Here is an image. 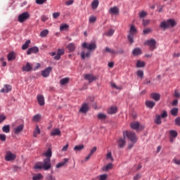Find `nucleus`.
Segmentation results:
<instances>
[{
	"instance_id": "nucleus-22",
	"label": "nucleus",
	"mask_w": 180,
	"mask_h": 180,
	"mask_svg": "<svg viewBox=\"0 0 180 180\" xmlns=\"http://www.w3.org/2000/svg\"><path fill=\"white\" fill-rule=\"evenodd\" d=\"M105 158L107 161H110V162H113L115 161V159H113V156H112V152L108 151L107 154L105 155Z\"/></svg>"
},
{
	"instance_id": "nucleus-25",
	"label": "nucleus",
	"mask_w": 180,
	"mask_h": 180,
	"mask_svg": "<svg viewBox=\"0 0 180 180\" xmlns=\"http://www.w3.org/2000/svg\"><path fill=\"white\" fill-rule=\"evenodd\" d=\"M43 178H44L43 174L38 173L33 175L32 180H42Z\"/></svg>"
},
{
	"instance_id": "nucleus-20",
	"label": "nucleus",
	"mask_w": 180,
	"mask_h": 180,
	"mask_svg": "<svg viewBox=\"0 0 180 180\" xmlns=\"http://www.w3.org/2000/svg\"><path fill=\"white\" fill-rule=\"evenodd\" d=\"M150 98L152 99H153L154 101H155L156 102H158V101H160V99L161 98V95H160V94H157V93H152L150 94Z\"/></svg>"
},
{
	"instance_id": "nucleus-31",
	"label": "nucleus",
	"mask_w": 180,
	"mask_h": 180,
	"mask_svg": "<svg viewBox=\"0 0 180 180\" xmlns=\"http://www.w3.org/2000/svg\"><path fill=\"white\" fill-rule=\"evenodd\" d=\"M146 105L147 108H150V109H153V106H155V102L151 101H147L146 102Z\"/></svg>"
},
{
	"instance_id": "nucleus-29",
	"label": "nucleus",
	"mask_w": 180,
	"mask_h": 180,
	"mask_svg": "<svg viewBox=\"0 0 180 180\" xmlns=\"http://www.w3.org/2000/svg\"><path fill=\"white\" fill-rule=\"evenodd\" d=\"M43 155H44V157H46V158H51V155H52V152H51V148H49L46 151L44 152Z\"/></svg>"
},
{
	"instance_id": "nucleus-42",
	"label": "nucleus",
	"mask_w": 180,
	"mask_h": 180,
	"mask_svg": "<svg viewBox=\"0 0 180 180\" xmlns=\"http://www.w3.org/2000/svg\"><path fill=\"white\" fill-rule=\"evenodd\" d=\"M132 53L134 56H139V54H141V49H140V48H136L134 49Z\"/></svg>"
},
{
	"instance_id": "nucleus-18",
	"label": "nucleus",
	"mask_w": 180,
	"mask_h": 180,
	"mask_svg": "<svg viewBox=\"0 0 180 180\" xmlns=\"http://www.w3.org/2000/svg\"><path fill=\"white\" fill-rule=\"evenodd\" d=\"M65 53V50H64V49H58L57 54L54 57L55 60H60V58H61V56H63Z\"/></svg>"
},
{
	"instance_id": "nucleus-53",
	"label": "nucleus",
	"mask_w": 180,
	"mask_h": 180,
	"mask_svg": "<svg viewBox=\"0 0 180 180\" xmlns=\"http://www.w3.org/2000/svg\"><path fill=\"white\" fill-rule=\"evenodd\" d=\"M0 140L1 141H6V135L4 134H0Z\"/></svg>"
},
{
	"instance_id": "nucleus-5",
	"label": "nucleus",
	"mask_w": 180,
	"mask_h": 180,
	"mask_svg": "<svg viewBox=\"0 0 180 180\" xmlns=\"http://www.w3.org/2000/svg\"><path fill=\"white\" fill-rule=\"evenodd\" d=\"M82 47H83V49H87V50H89L90 51H92L93 50H95L96 49V43L95 41H92L89 44L84 42L82 44Z\"/></svg>"
},
{
	"instance_id": "nucleus-35",
	"label": "nucleus",
	"mask_w": 180,
	"mask_h": 180,
	"mask_svg": "<svg viewBox=\"0 0 180 180\" xmlns=\"http://www.w3.org/2000/svg\"><path fill=\"white\" fill-rule=\"evenodd\" d=\"M99 5V1L98 0H94L91 4V8L92 9H96Z\"/></svg>"
},
{
	"instance_id": "nucleus-55",
	"label": "nucleus",
	"mask_w": 180,
	"mask_h": 180,
	"mask_svg": "<svg viewBox=\"0 0 180 180\" xmlns=\"http://www.w3.org/2000/svg\"><path fill=\"white\" fill-rule=\"evenodd\" d=\"M137 75H138V77L143 78V76L144 75V72H143V70H138Z\"/></svg>"
},
{
	"instance_id": "nucleus-64",
	"label": "nucleus",
	"mask_w": 180,
	"mask_h": 180,
	"mask_svg": "<svg viewBox=\"0 0 180 180\" xmlns=\"http://www.w3.org/2000/svg\"><path fill=\"white\" fill-rule=\"evenodd\" d=\"M96 151V147L94 146L90 151V155H92Z\"/></svg>"
},
{
	"instance_id": "nucleus-51",
	"label": "nucleus",
	"mask_w": 180,
	"mask_h": 180,
	"mask_svg": "<svg viewBox=\"0 0 180 180\" xmlns=\"http://www.w3.org/2000/svg\"><path fill=\"white\" fill-rule=\"evenodd\" d=\"M99 178V180H106L108 179V174H102L98 176Z\"/></svg>"
},
{
	"instance_id": "nucleus-17",
	"label": "nucleus",
	"mask_w": 180,
	"mask_h": 180,
	"mask_svg": "<svg viewBox=\"0 0 180 180\" xmlns=\"http://www.w3.org/2000/svg\"><path fill=\"white\" fill-rule=\"evenodd\" d=\"M50 136L54 137L56 136H61V131L58 128H56L51 130Z\"/></svg>"
},
{
	"instance_id": "nucleus-15",
	"label": "nucleus",
	"mask_w": 180,
	"mask_h": 180,
	"mask_svg": "<svg viewBox=\"0 0 180 180\" xmlns=\"http://www.w3.org/2000/svg\"><path fill=\"white\" fill-rule=\"evenodd\" d=\"M84 79H86L89 81V82H94V81H96V77H95L94 75H84Z\"/></svg>"
},
{
	"instance_id": "nucleus-38",
	"label": "nucleus",
	"mask_w": 180,
	"mask_h": 180,
	"mask_svg": "<svg viewBox=\"0 0 180 180\" xmlns=\"http://www.w3.org/2000/svg\"><path fill=\"white\" fill-rule=\"evenodd\" d=\"M68 27H70V26L68 25L63 24L60 27V32H64V30H68Z\"/></svg>"
},
{
	"instance_id": "nucleus-44",
	"label": "nucleus",
	"mask_w": 180,
	"mask_h": 180,
	"mask_svg": "<svg viewBox=\"0 0 180 180\" xmlns=\"http://www.w3.org/2000/svg\"><path fill=\"white\" fill-rule=\"evenodd\" d=\"M2 130L4 133H9V131H11V128L9 125H5L3 127Z\"/></svg>"
},
{
	"instance_id": "nucleus-8",
	"label": "nucleus",
	"mask_w": 180,
	"mask_h": 180,
	"mask_svg": "<svg viewBox=\"0 0 180 180\" xmlns=\"http://www.w3.org/2000/svg\"><path fill=\"white\" fill-rule=\"evenodd\" d=\"M29 18H30V15L29 14V12L22 13L18 16V22H20V23H23V22H25V20H27Z\"/></svg>"
},
{
	"instance_id": "nucleus-10",
	"label": "nucleus",
	"mask_w": 180,
	"mask_h": 180,
	"mask_svg": "<svg viewBox=\"0 0 180 180\" xmlns=\"http://www.w3.org/2000/svg\"><path fill=\"white\" fill-rule=\"evenodd\" d=\"M169 134L171 143L174 142V139H176V137H178V131L174 129L170 130L169 131Z\"/></svg>"
},
{
	"instance_id": "nucleus-9",
	"label": "nucleus",
	"mask_w": 180,
	"mask_h": 180,
	"mask_svg": "<svg viewBox=\"0 0 180 180\" xmlns=\"http://www.w3.org/2000/svg\"><path fill=\"white\" fill-rule=\"evenodd\" d=\"M156 44L157 42L155 41V39L148 40L145 42V44H146V46H148L150 47V50H151L152 51L153 50H155V49H156Z\"/></svg>"
},
{
	"instance_id": "nucleus-11",
	"label": "nucleus",
	"mask_w": 180,
	"mask_h": 180,
	"mask_svg": "<svg viewBox=\"0 0 180 180\" xmlns=\"http://www.w3.org/2000/svg\"><path fill=\"white\" fill-rule=\"evenodd\" d=\"M37 101L39 106H44L45 101H44V95L38 94L37 96Z\"/></svg>"
},
{
	"instance_id": "nucleus-57",
	"label": "nucleus",
	"mask_w": 180,
	"mask_h": 180,
	"mask_svg": "<svg viewBox=\"0 0 180 180\" xmlns=\"http://www.w3.org/2000/svg\"><path fill=\"white\" fill-rule=\"evenodd\" d=\"M41 20L42 22H47V20H49V17L46 16V15H42L41 17Z\"/></svg>"
},
{
	"instance_id": "nucleus-23",
	"label": "nucleus",
	"mask_w": 180,
	"mask_h": 180,
	"mask_svg": "<svg viewBox=\"0 0 180 180\" xmlns=\"http://www.w3.org/2000/svg\"><path fill=\"white\" fill-rule=\"evenodd\" d=\"M117 112V107L116 106H111L108 110V113L109 115H113Z\"/></svg>"
},
{
	"instance_id": "nucleus-19",
	"label": "nucleus",
	"mask_w": 180,
	"mask_h": 180,
	"mask_svg": "<svg viewBox=\"0 0 180 180\" xmlns=\"http://www.w3.org/2000/svg\"><path fill=\"white\" fill-rule=\"evenodd\" d=\"M33 69V65L30 63H27L25 65L22 66V71H26L27 72H29V71H32Z\"/></svg>"
},
{
	"instance_id": "nucleus-49",
	"label": "nucleus",
	"mask_w": 180,
	"mask_h": 180,
	"mask_svg": "<svg viewBox=\"0 0 180 180\" xmlns=\"http://www.w3.org/2000/svg\"><path fill=\"white\" fill-rule=\"evenodd\" d=\"M89 22L90 23H95L96 22V17L95 16H90L89 19Z\"/></svg>"
},
{
	"instance_id": "nucleus-30",
	"label": "nucleus",
	"mask_w": 180,
	"mask_h": 180,
	"mask_svg": "<svg viewBox=\"0 0 180 180\" xmlns=\"http://www.w3.org/2000/svg\"><path fill=\"white\" fill-rule=\"evenodd\" d=\"M68 162V159L65 158L63 162H60L56 165V168H61V167H64L66 163Z\"/></svg>"
},
{
	"instance_id": "nucleus-62",
	"label": "nucleus",
	"mask_w": 180,
	"mask_h": 180,
	"mask_svg": "<svg viewBox=\"0 0 180 180\" xmlns=\"http://www.w3.org/2000/svg\"><path fill=\"white\" fill-rule=\"evenodd\" d=\"M5 119H6V117L4 115H0V123H2V122H4V120H5Z\"/></svg>"
},
{
	"instance_id": "nucleus-41",
	"label": "nucleus",
	"mask_w": 180,
	"mask_h": 180,
	"mask_svg": "<svg viewBox=\"0 0 180 180\" xmlns=\"http://www.w3.org/2000/svg\"><path fill=\"white\" fill-rule=\"evenodd\" d=\"M105 51H107V53H110V54H112V56H115V55L117 54V52H116L113 49H109L108 47L105 48Z\"/></svg>"
},
{
	"instance_id": "nucleus-63",
	"label": "nucleus",
	"mask_w": 180,
	"mask_h": 180,
	"mask_svg": "<svg viewBox=\"0 0 180 180\" xmlns=\"http://www.w3.org/2000/svg\"><path fill=\"white\" fill-rule=\"evenodd\" d=\"M69 145L67 143L65 146L63 147L62 151H67L68 150Z\"/></svg>"
},
{
	"instance_id": "nucleus-61",
	"label": "nucleus",
	"mask_w": 180,
	"mask_h": 180,
	"mask_svg": "<svg viewBox=\"0 0 180 180\" xmlns=\"http://www.w3.org/2000/svg\"><path fill=\"white\" fill-rule=\"evenodd\" d=\"M47 0H36V3L38 4V5H42Z\"/></svg>"
},
{
	"instance_id": "nucleus-4",
	"label": "nucleus",
	"mask_w": 180,
	"mask_h": 180,
	"mask_svg": "<svg viewBox=\"0 0 180 180\" xmlns=\"http://www.w3.org/2000/svg\"><path fill=\"white\" fill-rule=\"evenodd\" d=\"M136 33H137V29L136 28V27L134 25H131L130 27V30H129V34L128 35V39L129 43H131V44L133 43V37H134V34H136Z\"/></svg>"
},
{
	"instance_id": "nucleus-2",
	"label": "nucleus",
	"mask_w": 180,
	"mask_h": 180,
	"mask_svg": "<svg viewBox=\"0 0 180 180\" xmlns=\"http://www.w3.org/2000/svg\"><path fill=\"white\" fill-rule=\"evenodd\" d=\"M123 136L124 139H128L129 141L131 143H137V136H136V134L130 131H123Z\"/></svg>"
},
{
	"instance_id": "nucleus-27",
	"label": "nucleus",
	"mask_w": 180,
	"mask_h": 180,
	"mask_svg": "<svg viewBox=\"0 0 180 180\" xmlns=\"http://www.w3.org/2000/svg\"><path fill=\"white\" fill-rule=\"evenodd\" d=\"M109 12L111 15H117L119 13V8L117 7H112L110 8Z\"/></svg>"
},
{
	"instance_id": "nucleus-56",
	"label": "nucleus",
	"mask_w": 180,
	"mask_h": 180,
	"mask_svg": "<svg viewBox=\"0 0 180 180\" xmlns=\"http://www.w3.org/2000/svg\"><path fill=\"white\" fill-rule=\"evenodd\" d=\"M112 88H114L115 89H122V86H116V84L112 83L111 84Z\"/></svg>"
},
{
	"instance_id": "nucleus-48",
	"label": "nucleus",
	"mask_w": 180,
	"mask_h": 180,
	"mask_svg": "<svg viewBox=\"0 0 180 180\" xmlns=\"http://www.w3.org/2000/svg\"><path fill=\"white\" fill-rule=\"evenodd\" d=\"M98 119H99L100 120H105V119H106V115L103 113H99L98 115Z\"/></svg>"
},
{
	"instance_id": "nucleus-1",
	"label": "nucleus",
	"mask_w": 180,
	"mask_h": 180,
	"mask_svg": "<svg viewBox=\"0 0 180 180\" xmlns=\"http://www.w3.org/2000/svg\"><path fill=\"white\" fill-rule=\"evenodd\" d=\"M50 158H45L44 162H39L35 164L34 168V169H44L48 171L51 168V163L50 162Z\"/></svg>"
},
{
	"instance_id": "nucleus-36",
	"label": "nucleus",
	"mask_w": 180,
	"mask_h": 180,
	"mask_svg": "<svg viewBox=\"0 0 180 180\" xmlns=\"http://www.w3.org/2000/svg\"><path fill=\"white\" fill-rule=\"evenodd\" d=\"M40 119H41V115H40V114L35 115L32 117L33 122H40Z\"/></svg>"
},
{
	"instance_id": "nucleus-14",
	"label": "nucleus",
	"mask_w": 180,
	"mask_h": 180,
	"mask_svg": "<svg viewBox=\"0 0 180 180\" xmlns=\"http://www.w3.org/2000/svg\"><path fill=\"white\" fill-rule=\"evenodd\" d=\"M89 110V105L88 103H83L79 109L81 113H86Z\"/></svg>"
},
{
	"instance_id": "nucleus-60",
	"label": "nucleus",
	"mask_w": 180,
	"mask_h": 180,
	"mask_svg": "<svg viewBox=\"0 0 180 180\" xmlns=\"http://www.w3.org/2000/svg\"><path fill=\"white\" fill-rule=\"evenodd\" d=\"M167 116H168V114L167 113V111L164 110L162 115H160V117H162L164 119L167 117Z\"/></svg>"
},
{
	"instance_id": "nucleus-54",
	"label": "nucleus",
	"mask_w": 180,
	"mask_h": 180,
	"mask_svg": "<svg viewBox=\"0 0 180 180\" xmlns=\"http://www.w3.org/2000/svg\"><path fill=\"white\" fill-rule=\"evenodd\" d=\"M174 95L175 98H177V99H179V98H180V92H179V91L175 90Z\"/></svg>"
},
{
	"instance_id": "nucleus-59",
	"label": "nucleus",
	"mask_w": 180,
	"mask_h": 180,
	"mask_svg": "<svg viewBox=\"0 0 180 180\" xmlns=\"http://www.w3.org/2000/svg\"><path fill=\"white\" fill-rule=\"evenodd\" d=\"M175 124L180 127V117L175 119Z\"/></svg>"
},
{
	"instance_id": "nucleus-6",
	"label": "nucleus",
	"mask_w": 180,
	"mask_h": 180,
	"mask_svg": "<svg viewBox=\"0 0 180 180\" xmlns=\"http://www.w3.org/2000/svg\"><path fill=\"white\" fill-rule=\"evenodd\" d=\"M4 159L6 161H14V160H16V154L12 153L9 150L6 151Z\"/></svg>"
},
{
	"instance_id": "nucleus-37",
	"label": "nucleus",
	"mask_w": 180,
	"mask_h": 180,
	"mask_svg": "<svg viewBox=\"0 0 180 180\" xmlns=\"http://www.w3.org/2000/svg\"><path fill=\"white\" fill-rule=\"evenodd\" d=\"M82 150H84V145H78V146H75L74 147V150L75 151H82Z\"/></svg>"
},
{
	"instance_id": "nucleus-28",
	"label": "nucleus",
	"mask_w": 180,
	"mask_h": 180,
	"mask_svg": "<svg viewBox=\"0 0 180 180\" xmlns=\"http://www.w3.org/2000/svg\"><path fill=\"white\" fill-rule=\"evenodd\" d=\"M8 61H12L16 58V53L15 52H10L7 56Z\"/></svg>"
},
{
	"instance_id": "nucleus-52",
	"label": "nucleus",
	"mask_w": 180,
	"mask_h": 180,
	"mask_svg": "<svg viewBox=\"0 0 180 180\" xmlns=\"http://www.w3.org/2000/svg\"><path fill=\"white\" fill-rule=\"evenodd\" d=\"M146 16H147V12L143 11L139 13L140 18H146Z\"/></svg>"
},
{
	"instance_id": "nucleus-32",
	"label": "nucleus",
	"mask_w": 180,
	"mask_h": 180,
	"mask_svg": "<svg viewBox=\"0 0 180 180\" xmlns=\"http://www.w3.org/2000/svg\"><path fill=\"white\" fill-rule=\"evenodd\" d=\"M40 133H41L40 128H39V125H37L33 133L34 137H37V136H39Z\"/></svg>"
},
{
	"instance_id": "nucleus-47",
	"label": "nucleus",
	"mask_w": 180,
	"mask_h": 180,
	"mask_svg": "<svg viewBox=\"0 0 180 180\" xmlns=\"http://www.w3.org/2000/svg\"><path fill=\"white\" fill-rule=\"evenodd\" d=\"M91 56V52H87L86 54H85L84 51H82L81 53V57L84 60L86 57H89Z\"/></svg>"
},
{
	"instance_id": "nucleus-58",
	"label": "nucleus",
	"mask_w": 180,
	"mask_h": 180,
	"mask_svg": "<svg viewBox=\"0 0 180 180\" xmlns=\"http://www.w3.org/2000/svg\"><path fill=\"white\" fill-rule=\"evenodd\" d=\"M60 16V12H55L53 13V18L57 19Z\"/></svg>"
},
{
	"instance_id": "nucleus-50",
	"label": "nucleus",
	"mask_w": 180,
	"mask_h": 180,
	"mask_svg": "<svg viewBox=\"0 0 180 180\" xmlns=\"http://www.w3.org/2000/svg\"><path fill=\"white\" fill-rule=\"evenodd\" d=\"M115 33V30H110L107 32L105 33V36H112L113 34Z\"/></svg>"
},
{
	"instance_id": "nucleus-46",
	"label": "nucleus",
	"mask_w": 180,
	"mask_h": 180,
	"mask_svg": "<svg viewBox=\"0 0 180 180\" xmlns=\"http://www.w3.org/2000/svg\"><path fill=\"white\" fill-rule=\"evenodd\" d=\"M155 123H156V124H161V115H156Z\"/></svg>"
},
{
	"instance_id": "nucleus-3",
	"label": "nucleus",
	"mask_w": 180,
	"mask_h": 180,
	"mask_svg": "<svg viewBox=\"0 0 180 180\" xmlns=\"http://www.w3.org/2000/svg\"><path fill=\"white\" fill-rule=\"evenodd\" d=\"M176 25L175 20L169 19L167 21H163L160 23V27L162 29H168V27H172Z\"/></svg>"
},
{
	"instance_id": "nucleus-39",
	"label": "nucleus",
	"mask_w": 180,
	"mask_h": 180,
	"mask_svg": "<svg viewBox=\"0 0 180 180\" xmlns=\"http://www.w3.org/2000/svg\"><path fill=\"white\" fill-rule=\"evenodd\" d=\"M145 65H146V63H144V61L137 60L136 67L138 68H141V67H144Z\"/></svg>"
},
{
	"instance_id": "nucleus-13",
	"label": "nucleus",
	"mask_w": 180,
	"mask_h": 180,
	"mask_svg": "<svg viewBox=\"0 0 180 180\" xmlns=\"http://www.w3.org/2000/svg\"><path fill=\"white\" fill-rule=\"evenodd\" d=\"M51 70H52L51 67H48L44 70H42L41 71L42 77H44V78H47V77L50 75V72H51Z\"/></svg>"
},
{
	"instance_id": "nucleus-34",
	"label": "nucleus",
	"mask_w": 180,
	"mask_h": 180,
	"mask_svg": "<svg viewBox=\"0 0 180 180\" xmlns=\"http://www.w3.org/2000/svg\"><path fill=\"white\" fill-rule=\"evenodd\" d=\"M70 82V78L65 77L60 80V85H65L66 84H68Z\"/></svg>"
},
{
	"instance_id": "nucleus-26",
	"label": "nucleus",
	"mask_w": 180,
	"mask_h": 180,
	"mask_svg": "<svg viewBox=\"0 0 180 180\" xmlns=\"http://www.w3.org/2000/svg\"><path fill=\"white\" fill-rule=\"evenodd\" d=\"M67 49L69 50L70 53L75 51V44L74 43H70L68 44Z\"/></svg>"
},
{
	"instance_id": "nucleus-12",
	"label": "nucleus",
	"mask_w": 180,
	"mask_h": 180,
	"mask_svg": "<svg viewBox=\"0 0 180 180\" xmlns=\"http://www.w3.org/2000/svg\"><path fill=\"white\" fill-rule=\"evenodd\" d=\"M11 91H12V86L5 84L4 88L1 89L0 92L1 94H8V92H11Z\"/></svg>"
},
{
	"instance_id": "nucleus-16",
	"label": "nucleus",
	"mask_w": 180,
	"mask_h": 180,
	"mask_svg": "<svg viewBox=\"0 0 180 180\" xmlns=\"http://www.w3.org/2000/svg\"><path fill=\"white\" fill-rule=\"evenodd\" d=\"M37 53H39V48L37 46H33L32 48H30L27 51V56L32 53L36 54Z\"/></svg>"
},
{
	"instance_id": "nucleus-7",
	"label": "nucleus",
	"mask_w": 180,
	"mask_h": 180,
	"mask_svg": "<svg viewBox=\"0 0 180 180\" xmlns=\"http://www.w3.org/2000/svg\"><path fill=\"white\" fill-rule=\"evenodd\" d=\"M130 127L134 130L139 131V130H143V129H144V125H140L139 122H133L130 124Z\"/></svg>"
},
{
	"instance_id": "nucleus-40",
	"label": "nucleus",
	"mask_w": 180,
	"mask_h": 180,
	"mask_svg": "<svg viewBox=\"0 0 180 180\" xmlns=\"http://www.w3.org/2000/svg\"><path fill=\"white\" fill-rule=\"evenodd\" d=\"M178 108H172L170 111L171 115H172V116H178Z\"/></svg>"
},
{
	"instance_id": "nucleus-45",
	"label": "nucleus",
	"mask_w": 180,
	"mask_h": 180,
	"mask_svg": "<svg viewBox=\"0 0 180 180\" xmlns=\"http://www.w3.org/2000/svg\"><path fill=\"white\" fill-rule=\"evenodd\" d=\"M30 44V40H27L25 43L22 45V49L23 50H26L29 47V45Z\"/></svg>"
},
{
	"instance_id": "nucleus-21",
	"label": "nucleus",
	"mask_w": 180,
	"mask_h": 180,
	"mask_svg": "<svg viewBox=\"0 0 180 180\" xmlns=\"http://www.w3.org/2000/svg\"><path fill=\"white\" fill-rule=\"evenodd\" d=\"M113 168V163H108L107 165L103 167L102 170L108 172V171H110Z\"/></svg>"
},
{
	"instance_id": "nucleus-43",
	"label": "nucleus",
	"mask_w": 180,
	"mask_h": 180,
	"mask_svg": "<svg viewBox=\"0 0 180 180\" xmlns=\"http://www.w3.org/2000/svg\"><path fill=\"white\" fill-rule=\"evenodd\" d=\"M49 34V30H44L40 32L41 37H46Z\"/></svg>"
},
{
	"instance_id": "nucleus-24",
	"label": "nucleus",
	"mask_w": 180,
	"mask_h": 180,
	"mask_svg": "<svg viewBox=\"0 0 180 180\" xmlns=\"http://www.w3.org/2000/svg\"><path fill=\"white\" fill-rule=\"evenodd\" d=\"M117 144L119 146V147H120V148L124 147L125 144H126V140H124V139L122 138H120L117 141Z\"/></svg>"
},
{
	"instance_id": "nucleus-33",
	"label": "nucleus",
	"mask_w": 180,
	"mask_h": 180,
	"mask_svg": "<svg viewBox=\"0 0 180 180\" xmlns=\"http://www.w3.org/2000/svg\"><path fill=\"white\" fill-rule=\"evenodd\" d=\"M22 130H23V124H21V125L15 127L14 129V133L15 134H19V133H20V131H22Z\"/></svg>"
}]
</instances>
